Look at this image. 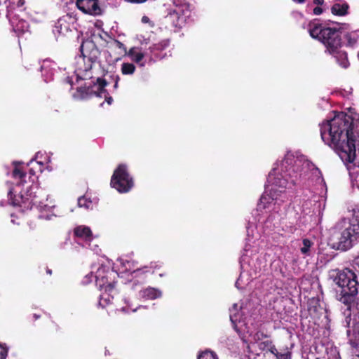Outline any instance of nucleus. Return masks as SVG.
Returning <instances> with one entry per match:
<instances>
[{
	"mask_svg": "<svg viewBox=\"0 0 359 359\" xmlns=\"http://www.w3.org/2000/svg\"><path fill=\"white\" fill-rule=\"evenodd\" d=\"M269 181L271 182L272 185L274 186V190L282 192L285 188L287 187L289 184V180L285 177L284 174L278 173L276 176H273L271 174L269 175Z\"/></svg>",
	"mask_w": 359,
	"mask_h": 359,
	"instance_id": "f8f14e48",
	"label": "nucleus"
},
{
	"mask_svg": "<svg viewBox=\"0 0 359 359\" xmlns=\"http://www.w3.org/2000/svg\"><path fill=\"white\" fill-rule=\"evenodd\" d=\"M134 273H135V277L142 275V274H147V273L151 274V269L147 268V265H146L142 268L137 269V270L134 271Z\"/></svg>",
	"mask_w": 359,
	"mask_h": 359,
	"instance_id": "2f4dec72",
	"label": "nucleus"
},
{
	"mask_svg": "<svg viewBox=\"0 0 359 359\" xmlns=\"http://www.w3.org/2000/svg\"><path fill=\"white\" fill-rule=\"evenodd\" d=\"M288 161H290L292 162V159H289V158L286 159V163H288Z\"/></svg>",
	"mask_w": 359,
	"mask_h": 359,
	"instance_id": "3c124183",
	"label": "nucleus"
},
{
	"mask_svg": "<svg viewBox=\"0 0 359 359\" xmlns=\"http://www.w3.org/2000/svg\"><path fill=\"white\" fill-rule=\"evenodd\" d=\"M107 43L110 44L109 47L120 49L121 50L120 53H121V54L123 53L124 55H126V53H127L126 46L120 41L113 39L111 41H109Z\"/></svg>",
	"mask_w": 359,
	"mask_h": 359,
	"instance_id": "393cba45",
	"label": "nucleus"
},
{
	"mask_svg": "<svg viewBox=\"0 0 359 359\" xmlns=\"http://www.w3.org/2000/svg\"><path fill=\"white\" fill-rule=\"evenodd\" d=\"M355 182H356V186L358 187V188L359 189V175L357 176V178L355 180Z\"/></svg>",
	"mask_w": 359,
	"mask_h": 359,
	"instance_id": "09e8293b",
	"label": "nucleus"
},
{
	"mask_svg": "<svg viewBox=\"0 0 359 359\" xmlns=\"http://www.w3.org/2000/svg\"><path fill=\"white\" fill-rule=\"evenodd\" d=\"M332 55L337 62L343 68L346 69L350 66V62L348 58V54L346 51L341 50V48H338L334 53H329Z\"/></svg>",
	"mask_w": 359,
	"mask_h": 359,
	"instance_id": "2eb2a0df",
	"label": "nucleus"
},
{
	"mask_svg": "<svg viewBox=\"0 0 359 359\" xmlns=\"http://www.w3.org/2000/svg\"><path fill=\"white\" fill-rule=\"evenodd\" d=\"M306 168L313 172L317 177H322V172L311 161L306 159L304 156L297 157L294 160L293 165L286 168L284 175L289 180L292 185H295L302 178L304 170Z\"/></svg>",
	"mask_w": 359,
	"mask_h": 359,
	"instance_id": "423d86ee",
	"label": "nucleus"
},
{
	"mask_svg": "<svg viewBox=\"0 0 359 359\" xmlns=\"http://www.w3.org/2000/svg\"><path fill=\"white\" fill-rule=\"evenodd\" d=\"M71 19V16L69 15H64L60 18L57 22V27H60L62 29V27L64 25L65 29H68V27L65 25V22H67V20Z\"/></svg>",
	"mask_w": 359,
	"mask_h": 359,
	"instance_id": "c756f323",
	"label": "nucleus"
},
{
	"mask_svg": "<svg viewBox=\"0 0 359 359\" xmlns=\"http://www.w3.org/2000/svg\"><path fill=\"white\" fill-rule=\"evenodd\" d=\"M76 5L85 14L100 16L104 13V9L100 6L99 0H76Z\"/></svg>",
	"mask_w": 359,
	"mask_h": 359,
	"instance_id": "1a4fd4ad",
	"label": "nucleus"
},
{
	"mask_svg": "<svg viewBox=\"0 0 359 359\" xmlns=\"http://www.w3.org/2000/svg\"><path fill=\"white\" fill-rule=\"evenodd\" d=\"M106 101L107 102V103L109 104H111L113 101V99L111 97H106Z\"/></svg>",
	"mask_w": 359,
	"mask_h": 359,
	"instance_id": "a18cd8bd",
	"label": "nucleus"
},
{
	"mask_svg": "<svg viewBox=\"0 0 359 359\" xmlns=\"http://www.w3.org/2000/svg\"><path fill=\"white\" fill-rule=\"evenodd\" d=\"M352 217L348 224H338L337 236L332 243V248L341 252H346L359 243V208L352 210Z\"/></svg>",
	"mask_w": 359,
	"mask_h": 359,
	"instance_id": "20e7f679",
	"label": "nucleus"
},
{
	"mask_svg": "<svg viewBox=\"0 0 359 359\" xmlns=\"http://www.w3.org/2000/svg\"><path fill=\"white\" fill-rule=\"evenodd\" d=\"M113 78L115 81V83L114 85V88H118V81L120 79L119 76L118 75H115V76H113Z\"/></svg>",
	"mask_w": 359,
	"mask_h": 359,
	"instance_id": "ea45409f",
	"label": "nucleus"
},
{
	"mask_svg": "<svg viewBox=\"0 0 359 359\" xmlns=\"http://www.w3.org/2000/svg\"><path fill=\"white\" fill-rule=\"evenodd\" d=\"M25 0H16V6L18 8L22 7L25 4Z\"/></svg>",
	"mask_w": 359,
	"mask_h": 359,
	"instance_id": "a19ab883",
	"label": "nucleus"
},
{
	"mask_svg": "<svg viewBox=\"0 0 359 359\" xmlns=\"http://www.w3.org/2000/svg\"><path fill=\"white\" fill-rule=\"evenodd\" d=\"M162 266L163 264L159 262H151L147 265V268L151 269V274L158 273L161 277L165 275V273L162 272Z\"/></svg>",
	"mask_w": 359,
	"mask_h": 359,
	"instance_id": "5701e85b",
	"label": "nucleus"
},
{
	"mask_svg": "<svg viewBox=\"0 0 359 359\" xmlns=\"http://www.w3.org/2000/svg\"><path fill=\"white\" fill-rule=\"evenodd\" d=\"M319 127L323 142L332 149L343 161L353 163L356 156L353 118L339 112L332 118L324 120Z\"/></svg>",
	"mask_w": 359,
	"mask_h": 359,
	"instance_id": "f257e3e1",
	"label": "nucleus"
},
{
	"mask_svg": "<svg viewBox=\"0 0 359 359\" xmlns=\"http://www.w3.org/2000/svg\"><path fill=\"white\" fill-rule=\"evenodd\" d=\"M33 318H34V320H38V319H39V318H41V316H40V315H38V314L34 313V314L33 315Z\"/></svg>",
	"mask_w": 359,
	"mask_h": 359,
	"instance_id": "de8ad7c7",
	"label": "nucleus"
},
{
	"mask_svg": "<svg viewBox=\"0 0 359 359\" xmlns=\"http://www.w3.org/2000/svg\"><path fill=\"white\" fill-rule=\"evenodd\" d=\"M8 353V350L6 347L0 344V359H6Z\"/></svg>",
	"mask_w": 359,
	"mask_h": 359,
	"instance_id": "f704fd0d",
	"label": "nucleus"
},
{
	"mask_svg": "<svg viewBox=\"0 0 359 359\" xmlns=\"http://www.w3.org/2000/svg\"><path fill=\"white\" fill-rule=\"evenodd\" d=\"M270 197L268 196H262L259 199V203L258 204V208L259 209H264L266 208V204L270 203Z\"/></svg>",
	"mask_w": 359,
	"mask_h": 359,
	"instance_id": "7c9ffc66",
	"label": "nucleus"
},
{
	"mask_svg": "<svg viewBox=\"0 0 359 359\" xmlns=\"http://www.w3.org/2000/svg\"><path fill=\"white\" fill-rule=\"evenodd\" d=\"M110 184L119 193H127L131 190L134 186V182L126 165L120 164L114 170Z\"/></svg>",
	"mask_w": 359,
	"mask_h": 359,
	"instance_id": "0eeeda50",
	"label": "nucleus"
},
{
	"mask_svg": "<svg viewBox=\"0 0 359 359\" xmlns=\"http://www.w3.org/2000/svg\"><path fill=\"white\" fill-rule=\"evenodd\" d=\"M354 359H359V355H356L354 357Z\"/></svg>",
	"mask_w": 359,
	"mask_h": 359,
	"instance_id": "8fccbe9b",
	"label": "nucleus"
},
{
	"mask_svg": "<svg viewBox=\"0 0 359 359\" xmlns=\"http://www.w3.org/2000/svg\"><path fill=\"white\" fill-rule=\"evenodd\" d=\"M197 359H219L217 355L212 351L206 350L198 355Z\"/></svg>",
	"mask_w": 359,
	"mask_h": 359,
	"instance_id": "bb28decb",
	"label": "nucleus"
},
{
	"mask_svg": "<svg viewBox=\"0 0 359 359\" xmlns=\"http://www.w3.org/2000/svg\"><path fill=\"white\" fill-rule=\"evenodd\" d=\"M80 50L84 62L83 67L76 69L77 79L88 80L93 79L91 72L93 65L97 62L100 52L96 45L92 41H83L80 47Z\"/></svg>",
	"mask_w": 359,
	"mask_h": 359,
	"instance_id": "39448f33",
	"label": "nucleus"
},
{
	"mask_svg": "<svg viewBox=\"0 0 359 359\" xmlns=\"http://www.w3.org/2000/svg\"><path fill=\"white\" fill-rule=\"evenodd\" d=\"M5 4L6 7H11V8H14V5H16V0H6Z\"/></svg>",
	"mask_w": 359,
	"mask_h": 359,
	"instance_id": "e433bc0d",
	"label": "nucleus"
},
{
	"mask_svg": "<svg viewBox=\"0 0 359 359\" xmlns=\"http://www.w3.org/2000/svg\"><path fill=\"white\" fill-rule=\"evenodd\" d=\"M8 197L10 203L13 206H20L24 209H32L34 204L32 199L29 197L24 196L22 194L15 195L13 189H10L8 192Z\"/></svg>",
	"mask_w": 359,
	"mask_h": 359,
	"instance_id": "9b49d317",
	"label": "nucleus"
},
{
	"mask_svg": "<svg viewBox=\"0 0 359 359\" xmlns=\"http://www.w3.org/2000/svg\"><path fill=\"white\" fill-rule=\"evenodd\" d=\"M107 86V82L104 79L97 78L95 81H92L88 85L85 83L76 88V93L74 97L80 100L88 99L93 95L101 96V94L105 93L104 88Z\"/></svg>",
	"mask_w": 359,
	"mask_h": 359,
	"instance_id": "6e6552de",
	"label": "nucleus"
},
{
	"mask_svg": "<svg viewBox=\"0 0 359 359\" xmlns=\"http://www.w3.org/2000/svg\"><path fill=\"white\" fill-rule=\"evenodd\" d=\"M13 163L14 168L12 171V177L14 179L19 180V182H17L18 186L24 185V184L26 183L25 178L27 177V173L20 167L19 163L13 162Z\"/></svg>",
	"mask_w": 359,
	"mask_h": 359,
	"instance_id": "f3484780",
	"label": "nucleus"
},
{
	"mask_svg": "<svg viewBox=\"0 0 359 359\" xmlns=\"http://www.w3.org/2000/svg\"><path fill=\"white\" fill-rule=\"evenodd\" d=\"M272 347H275V346L273 344L272 341L271 340H266L264 341H262L259 344V348L262 350H269L271 352V350Z\"/></svg>",
	"mask_w": 359,
	"mask_h": 359,
	"instance_id": "c85d7f7f",
	"label": "nucleus"
},
{
	"mask_svg": "<svg viewBox=\"0 0 359 359\" xmlns=\"http://www.w3.org/2000/svg\"><path fill=\"white\" fill-rule=\"evenodd\" d=\"M314 303H315L314 305L310 304V306L309 307V312L310 315L317 313L320 307V306L318 302H315Z\"/></svg>",
	"mask_w": 359,
	"mask_h": 359,
	"instance_id": "72a5a7b5",
	"label": "nucleus"
},
{
	"mask_svg": "<svg viewBox=\"0 0 359 359\" xmlns=\"http://www.w3.org/2000/svg\"><path fill=\"white\" fill-rule=\"evenodd\" d=\"M4 208V205L2 204H0V209Z\"/></svg>",
	"mask_w": 359,
	"mask_h": 359,
	"instance_id": "603ef678",
	"label": "nucleus"
},
{
	"mask_svg": "<svg viewBox=\"0 0 359 359\" xmlns=\"http://www.w3.org/2000/svg\"><path fill=\"white\" fill-rule=\"evenodd\" d=\"M78 205L81 208L89 209L92 206V201L85 196H81L78 199Z\"/></svg>",
	"mask_w": 359,
	"mask_h": 359,
	"instance_id": "cd10ccee",
	"label": "nucleus"
},
{
	"mask_svg": "<svg viewBox=\"0 0 359 359\" xmlns=\"http://www.w3.org/2000/svg\"><path fill=\"white\" fill-rule=\"evenodd\" d=\"M140 295L145 299H155L161 296V292L154 287H147L141 290Z\"/></svg>",
	"mask_w": 359,
	"mask_h": 359,
	"instance_id": "a211bd4d",
	"label": "nucleus"
},
{
	"mask_svg": "<svg viewBox=\"0 0 359 359\" xmlns=\"http://www.w3.org/2000/svg\"><path fill=\"white\" fill-rule=\"evenodd\" d=\"M126 54L136 63L141 62L144 57V53L138 51V48L136 47L131 48Z\"/></svg>",
	"mask_w": 359,
	"mask_h": 359,
	"instance_id": "aec40b11",
	"label": "nucleus"
},
{
	"mask_svg": "<svg viewBox=\"0 0 359 359\" xmlns=\"http://www.w3.org/2000/svg\"><path fill=\"white\" fill-rule=\"evenodd\" d=\"M128 2L132 3V4H143L146 2L147 0H126Z\"/></svg>",
	"mask_w": 359,
	"mask_h": 359,
	"instance_id": "58836bf2",
	"label": "nucleus"
},
{
	"mask_svg": "<svg viewBox=\"0 0 359 359\" xmlns=\"http://www.w3.org/2000/svg\"><path fill=\"white\" fill-rule=\"evenodd\" d=\"M271 353L273 354L276 359H290L292 353L287 348L278 350L276 346L271 348Z\"/></svg>",
	"mask_w": 359,
	"mask_h": 359,
	"instance_id": "6ab92c4d",
	"label": "nucleus"
},
{
	"mask_svg": "<svg viewBox=\"0 0 359 359\" xmlns=\"http://www.w3.org/2000/svg\"><path fill=\"white\" fill-rule=\"evenodd\" d=\"M308 32L313 39L318 40L325 47V53H334L337 48H341V27L330 26L315 20L308 25Z\"/></svg>",
	"mask_w": 359,
	"mask_h": 359,
	"instance_id": "7ed1b4c3",
	"label": "nucleus"
},
{
	"mask_svg": "<svg viewBox=\"0 0 359 359\" xmlns=\"http://www.w3.org/2000/svg\"><path fill=\"white\" fill-rule=\"evenodd\" d=\"M268 335L264 334L262 331H257L253 336V339L255 341H259L262 339L267 338Z\"/></svg>",
	"mask_w": 359,
	"mask_h": 359,
	"instance_id": "473e14b6",
	"label": "nucleus"
},
{
	"mask_svg": "<svg viewBox=\"0 0 359 359\" xmlns=\"http://www.w3.org/2000/svg\"><path fill=\"white\" fill-rule=\"evenodd\" d=\"M52 327H51V332L55 333H58L60 332V326L54 321H52Z\"/></svg>",
	"mask_w": 359,
	"mask_h": 359,
	"instance_id": "c9c22d12",
	"label": "nucleus"
},
{
	"mask_svg": "<svg viewBox=\"0 0 359 359\" xmlns=\"http://www.w3.org/2000/svg\"><path fill=\"white\" fill-rule=\"evenodd\" d=\"M74 235L87 242H90L93 239V233L88 226H79L76 227L74 230Z\"/></svg>",
	"mask_w": 359,
	"mask_h": 359,
	"instance_id": "dca6fc26",
	"label": "nucleus"
},
{
	"mask_svg": "<svg viewBox=\"0 0 359 359\" xmlns=\"http://www.w3.org/2000/svg\"><path fill=\"white\" fill-rule=\"evenodd\" d=\"M345 321L346 323V326L348 327H353V332L356 335V337H358V339L359 340V316H358V320H357L355 318H354L352 326H351V314H349L348 316H347L346 318Z\"/></svg>",
	"mask_w": 359,
	"mask_h": 359,
	"instance_id": "b1692460",
	"label": "nucleus"
},
{
	"mask_svg": "<svg viewBox=\"0 0 359 359\" xmlns=\"http://www.w3.org/2000/svg\"><path fill=\"white\" fill-rule=\"evenodd\" d=\"M292 1L297 4H304L306 0H292Z\"/></svg>",
	"mask_w": 359,
	"mask_h": 359,
	"instance_id": "49530a36",
	"label": "nucleus"
},
{
	"mask_svg": "<svg viewBox=\"0 0 359 359\" xmlns=\"http://www.w3.org/2000/svg\"><path fill=\"white\" fill-rule=\"evenodd\" d=\"M303 246L300 248V252L305 256H311V250L313 246L314 243L309 238H303L302 240Z\"/></svg>",
	"mask_w": 359,
	"mask_h": 359,
	"instance_id": "412c9836",
	"label": "nucleus"
},
{
	"mask_svg": "<svg viewBox=\"0 0 359 359\" xmlns=\"http://www.w3.org/2000/svg\"><path fill=\"white\" fill-rule=\"evenodd\" d=\"M187 13H189L187 6L186 5L180 6L170 12L167 18L174 27H182L186 22Z\"/></svg>",
	"mask_w": 359,
	"mask_h": 359,
	"instance_id": "9d476101",
	"label": "nucleus"
},
{
	"mask_svg": "<svg viewBox=\"0 0 359 359\" xmlns=\"http://www.w3.org/2000/svg\"><path fill=\"white\" fill-rule=\"evenodd\" d=\"M135 70V66L132 63L124 62L121 65V72L123 74H133Z\"/></svg>",
	"mask_w": 359,
	"mask_h": 359,
	"instance_id": "a878e982",
	"label": "nucleus"
},
{
	"mask_svg": "<svg viewBox=\"0 0 359 359\" xmlns=\"http://www.w3.org/2000/svg\"><path fill=\"white\" fill-rule=\"evenodd\" d=\"M170 45L169 39H163L156 43H154L152 46L149 47V50L151 53H155L156 51H162L167 48Z\"/></svg>",
	"mask_w": 359,
	"mask_h": 359,
	"instance_id": "4be33fe9",
	"label": "nucleus"
},
{
	"mask_svg": "<svg viewBox=\"0 0 359 359\" xmlns=\"http://www.w3.org/2000/svg\"><path fill=\"white\" fill-rule=\"evenodd\" d=\"M44 269L46 270V272L48 275L51 276L52 275V270L49 269L48 266L44 267Z\"/></svg>",
	"mask_w": 359,
	"mask_h": 359,
	"instance_id": "c03bdc74",
	"label": "nucleus"
},
{
	"mask_svg": "<svg viewBox=\"0 0 359 359\" xmlns=\"http://www.w3.org/2000/svg\"><path fill=\"white\" fill-rule=\"evenodd\" d=\"M150 21V19L147 16H143L142 18V22L148 23Z\"/></svg>",
	"mask_w": 359,
	"mask_h": 359,
	"instance_id": "79ce46f5",
	"label": "nucleus"
},
{
	"mask_svg": "<svg viewBox=\"0 0 359 359\" xmlns=\"http://www.w3.org/2000/svg\"><path fill=\"white\" fill-rule=\"evenodd\" d=\"M114 275L113 272H107L106 276H101L100 273L96 275V282L100 287L104 288L106 291H111L114 287L116 282L109 280L110 276Z\"/></svg>",
	"mask_w": 359,
	"mask_h": 359,
	"instance_id": "ddd939ff",
	"label": "nucleus"
},
{
	"mask_svg": "<svg viewBox=\"0 0 359 359\" xmlns=\"http://www.w3.org/2000/svg\"><path fill=\"white\" fill-rule=\"evenodd\" d=\"M313 3L316 5H323L324 4V0H313Z\"/></svg>",
	"mask_w": 359,
	"mask_h": 359,
	"instance_id": "37998d69",
	"label": "nucleus"
},
{
	"mask_svg": "<svg viewBox=\"0 0 359 359\" xmlns=\"http://www.w3.org/2000/svg\"><path fill=\"white\" fill-rule=\"evenodd\" d=\"M313 13L316 15H320L323 13V8L320 6H316L313 8Z\"/></svg>",
	"mask_w": 359,
	"mask_h": 359,
	"instance_id": "4c0bfd02",
	"label": "nucleus"
},
{
	"mask_svg": "<svg viewBox=\"0 0 359 359\" xmlns=\"http://www.w3.org/2000/svg\"><path fill=\"white\" fill-rule=\"evenodd\" d=\"M334 282L339 288L338 300L346 306L349 311L354 307L359 310L358 274L349 268L337 269Z\"/></svg>",
	"mask_w": 359,
	"mask_h": 359,
	"instance_id": "f03ea898",
	"label": "nucleus"
},
{
	"mask_svg": "<svg viewBox=\"0 0 359 359\" xmlns=\"http://www.w3.org/2000/svg\"><path fill=\"white\" fill-rule=\"evenodd\" d=\"M349 5L347 2L337 0L331 7V13L334 15L344 16L348 14Z\"/></svg>",
	"mask_w": 359,
	"mask_h": 359,
	"instance_id": "4468645a",
	"label": "nucleus"
}]
</instances>
